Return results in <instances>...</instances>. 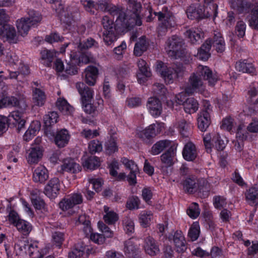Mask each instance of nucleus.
Here are the masks:
<instances>
[{
  "mask_svg": "<svg viewBox=\"0 0 258 258\" xmlns=\"http://www.w3.org/2000/svg\"><path fill=\"white\" fill-rule=\"evenodd\" d=\"M126 1V10L130 16L126 14L121 6L113 5L109 8L108 11L113 18L116 17L115 23L108 16H104L102 19L103 27L102 35L106 45H111L117 40L118 32L131 30L135 26H140L142 25L140 15L142 9L141 3L137 0Z\"/></svg>",
  "mask_w": 258,
  "mask_h": 258,
  "instance_id": "nucleus-1",
  "label": "nucleus"
},
{
  "mask_svg": "<svg viewBox=\"0 0 258 258\" xmlns=\"http://www.w3.org/2000/svg\"><path fill=\"white\" fill-rule=\"evenodd\" d=\"M228 3L238 14H249V26L258 30V0H228Z\"/></svg>",
  "mask_w": 258,
  "mask_h": 258,
  "instance_id": "nucleus-2",
  "label": "nucleus"
},
{
  "mask_svg": "<svg viewBox=\"0 0 258 258\" xmlns=\"http://www.w3.org/2000/svg\"><path fill=\"white\" fill-rule=\"evenodd\" d=\"M183 44V40L181 38L176 35H172L166 41L165 49L171 59H180L184 64H189L192 62L193 56L182 48Z\"/></svg>",
  "mask_w": 258,
  "mask_h": 258,
  "instance_id": "nucleus-3",
  "label": "nucleus"
},
{
  "mask_svg": "<svg viewBox=\"0 0 258 258\" xmlns=\"http://www.w3.org/2000/svg\"><path fill=\"white\" fill-rule=\"evenodd\" d=\"M76 88L81 96L82 106L84 111L88 114H95L97 108L103 104V100L96 97V102L91 103L94 91L87 87L83 82H78Z\"/></svg>",
  "mask_w": 258,
  "mask_h": 258,
  "instance_id": "nucleus-4",
  "label": "nucleus"
},
{
  "mask_svg": "<svg viewBox=\"0 0 258 258\" xmlns=\"http://www.w3.org/2000/svg\"><path fill=\"white\" fill-rule=\"evenodd\" d=\"M153 14L157 17L159 21L157 27L158 36L165 35L168 30L174 27L176 24L175 18L167 6H163L161 11L154 12Z\"/></svg>",
  "mask_w": 258,
  "mask_h": 258,
  "instance_id": "nucleus-5",
  "label": "nucleus"
},
{
  "mask_svg": "<svg viewBox=\"0 0 258 258\" xmlns=\"http://www.w3.org/2000/svg\"><path fill=\"white\" fill-rule=\"evenodd\" d=\"M23 115L19 111H12L8 117L0 115V136L6 132L9 127H16L18 133L24 128L26 120Z\"/></svg>",
  "mask_w": 258,
  "mask_h": 258,
  "instance_id": "nucleus-6",
  "label": "nucleus"
},
{
  "mask_svg": "<svg viewBox=\"0 0 258 258\" xmlns=\"http://www.w3.org/2000/svg\"><path fill=\"white\" fill-rule=\"evenodd\" d=\"M157 70L166 84H170L175 79L181 76L184 72V68L181 63H174L168 67L162 61L157 64Z\"/></svg>",
  "mask_w": 258,
  "mask_h": 258,
  "instance_id": "nucleus-7",
  "label": "nucleus"
},
{
  "mask_svg": "<svg viewBox=\"0 0 258 258\" xmlns=\"http://www.w3.org/2000/svg\"><path fill=\"white\" fill-rule=\"evenodd\" d=\"M90 61V57L88 56L84 52H79L76 50H71L70 53V60H66L65 72L70 75H73L78 73V66H81L83 64H87Z\"/></svg>",
  "mask_w": 258,
  "mask_h": 258,
  "instance_id": "nucleus-8",
  "label": "nucleus"
},
{
  "mask_svg": "<svg viewBox=\"0 0 258 258\" xmlns=\"http://www.w3.org/2000/svg\"><path fill=\"white\" fill-rule=\"evenodd\" d=\"M176 152L177 145L173 144L160 156V160L162 164L161 169L164 172L165 170H166V174L168 173L167 168L172 166L174 164Z\"/></svg>",
  "mask_w": 258,
  "mask_h": 258,
  "instance_id": "nucleus-9",
  "label": "nucleus"
},
{
  "mask_svg": "<svg viewBox=\"0 0 258 258\" xmlns=\"http://www.w3.org/2000/svg\"><path fill=\"white\" fill-rule=\"evenodd\" d=\"M160 132L158 124H151L137 133L138 138L146 144H152L154 138Z\"/></svg>",
  "mask_w": 258,
  "mask_h": 258,
  "instance_id": "nucleus-10",
  "label": "nucleus"
},
{
  "mask_svg": "<svg viewBox=\"0 0 258 258\" xmlns=\"http://www.w3.org/2000/svg\"><path fill=\"white\" fill-rule=\"evenodd\" d=\"M211 106L209 101L204 103V108L199 114L197 119L198 128L202 132H205L211 123L210 111Z\"/></svg>",
  "mask_w": 258,
  "mask_h": 258,
  "instance_id": "nucleus-11",
  "label": "nucleus"
},
{
  "mask_svg": "<svg viewBox=\"0 0 258 258\" xmlns=\"http://www.w3.org/2000/svg\"><path fill=\"white\" fill-rule=\"evenodd\" d=\"M166 239L171 243L173 242L178 252L183 253L186 250V241L181 231L177 230L173 234L169 233L166 235Z\"/></svg>",
  "mask_w": 258,
  "mask_h": 258,
  "instance_id": "nucleus-12",
  "label": "nucleus"
},
{
  "mask_svg": "<svg viewBox=\"0 0 258 258\" xmlns=\"http://www.w3.org/2000/svg\"><path fill=\"white\" fill-rule=\"evenodd\" d=\"M83 202V197L80 193H73L63 198L59 203V208L63 211L72 209L76 205Z\"/></svg>",
  "mask_w": 258,
  "mask_h": 258,
  "instance_id": "nucleus-13",
  "label": "nucleus"
},
{
  "mask_svg": "<svg viewBox=\"0 0 258 258\" xmlns=\"http://www.w3.org/2000/svg\"><path fill=\"white\" fill-rule=\"evenodd\" d=\"M176 102L183 105L185 112L191 114L198 110L199 103L194 98H186L183 94H178L176 96Z\"/></svg>",
  "mask_w": 258,
  "mask_h": 258,
  "instance_id": "nucleus-14",
  "label": "nucleus"
},
{
  "mask_svg": "<svg viewBox=\"0 0 258 258\" xmlns=\"http://www.w3.org/2000/svg\"><path fill=\"white\" fill-rule=\"evenodd\" d=\"M20 244V249L24 251L26 254H29L32 258H41L43 254L41 252V249L39 248L37 241L29 243L28 241L21 242Z\"/></svg>",
  "mask_w": 258,
  "mask_h": 258,
  "instance_id": "nucleus-15",
  "label": "nucleus"
},
{
  "mask_svg": "<svg viewBox=\"0 0 258 258\" xmlns=\"http://www.w3.org/2000/svg\"><path fill=\"white\" fill-rule=\"evenodd\" d=\"M121 161L125 168L130 170L127 176L128 182L130 185H135L137 183V174L139 171L138 165L133 160L126 157L122 158Z\"/></svg>",
  "mask_w": 258,
  "mask_h": 258,
  "instance_id": "nucleus-16",
  "label": "nucleus"
},
{
  "mask_svg": "<svg viewBox=\"0 0 258 258\" xmlns=\"http://www.w3.org/2000/svg\"><path fill=\"white\" fill-rule=\"evenodd\" d=\"M93 249L83 242H78L74 245L72 250L69 252V258H80L84 255L88 256L92 253Z\"/></svg>",
  "mask_w": 258,
  "mask_h": 258,
  "instance_id": "nucleus-17",
  "label": "nucleus"
},
{
  "mask_svg": "<svg viewBox=\"0 0 258 258\" xmlns=\"http://www.w3.org/2000/svg\"><path fill=\"white\" fill-rule=\"evenodd\" d=\"M0 38H6L10 43H17V38L15 27L7 22L0 25Z\"/></svg>",
  "mask_w": 258,
  "mask_h": 258,
  "instance_id": "nucleus-18",
  "label": "nucleus"
},
{
  "mask_svg": "<svg viewBox=\"0 0 258 258\" xmlns=\"http://www.w3.org/2000/svg\"><path fill=\"white\" fill-rule=\"evenodd\" d=\"M60 181L57 177L51 179L44 188V194L50 199H54L59 194Z\"/></svg>",
  "mask_w": 258,
  "mask_h": 258,
  "instance_id": "nucleus-19",
  "label": "nucleus"
},
{
  "mask_svg": "<svg viewBox=\"0 0 258 258\" xmlns=\"http://www.w3.org/2000/svg\"><path fill=\"white\" fill-rule=\"evenodd\" d=\"M197 74L201 78L208 81L210 86L215 85L218 81L217 75L214 74L212 71L207 66L200 65L198 66Z\"/></svg>",
  "mask_w": 258,
  "mask_h": 258,
  "instance_id": "nucleus-20",
  "label": "nucleus"
},
{
  "mask_svg": "<svg viewBox=\"0 0 258 258\" xmlns=\"http://www.w3.org/2000/svg\"><path fill=\"white\" fill-rule=\"evenodd\" d=\"M58 114L56 111H50L43 117L44 133L46 135H52L54 131L52 126L55 124L58 120Z\"/></svg>",
  "mask_w": 258,
  "mask_h": 258,
  "instance_id": "nucleus-21",
  "label": "nucleus"
},
{
  "mask_svg": "<svg viewBox=\"0 0 258 258\" xmlns=\"http://www.w3.org/2000/svg\"><path fill=\"white\" fill-rule=\"evenodd\" d=\"M236 71L243 73H247L251 76L256 75L255 67L252 62L247 59H241L235 64Z\"/></svg>",
  "mask_w": 258,
  "mask_h": 258,
  "instance_id": "nucleus-22",
  "label": "nucleus"
},
{
  "mask_svg": "<svg viewBox=\"0 0 258 258\" xmlns=\"http://www.w3.org/2000/svg\"><path fill=\"white\" fill-rule=\"evenodd\" d=\"M99 74L98 68L94 66H88L82 74L83 80L89 86H94Z\"/></svg>",
  "mask_w": 258,
  "mask_h": 258,
  "instance_id": "nucleus-23",
  "label": "nucleus"
},
{
  "mask_svg": "<svg viewBox=\"0 0 258 258\" xmlns=\"http://www.w3.org/2000/svg\"><path fill=\"white\" fill-rule=\"evenodd\" d=\"M147 107L150 113L154 117L159 116L162 111V103L156 97H151L148 99Z\"/></svg>",
  "mask_w": 258,
  "mask_h": 258,
  "instance_id": "nucleus-24",
  "label": "nucleus"
},
{
  "mask_svg": "<svg viewBox=\"0 0 258 258\" xmlns=\"http://www.w3.org/2000/svg\"><path fill=\"white\" fill-rule=\"evenodd\" d=\"M54 137V141L55 145L59 148H63L69 143L70 139V135L69 131L65 129L58 130L54 134L50 135Z\"/></svg>",
  "mask_w": 258,
  "mask_h": 258,
  "instance_id": "nucleus-25",
  "label": "nucleus"
},
{
  "mask_svg": "<svg viewBox=\"0 0 258 258\" xmlns=\"http://www.w3.org/2000/svg\"><path fill=\"white\" fill-rule=\"evenodd\" d=\"M186 14L188 19L200 20L205 18V9L200 5L197 7L192 5L187 8Z\"/></svg>",
  "mask_w": 258,
  "mask_h": 258,
  "instance_id": "nucleus-26",
  "label": "nucleus"
},
{
  "mask_svg": "<svg viewBox=\"0 0 258 258\" xmlns=\"http://www.w3.org/2000/svg\"><path fill=\"white\" fill-rule=\"evenodd\" d=\"M182 153L183 159L187 161H193L198 156L196 146L191 142L185 144Z\"/></svg>",
  "mask_w": 258,
  "mask_h": 258,
  "instance_id": "nucleus-27",
  "label": "nucleus"
},
{
  "mask_svg": "<svg viewBox=\"0 0 258 258\" xmlns=\"http://www.w3.org/2000/svg\"><path fill=\"white\" fill-rule=\"evenodd\" d=\"M144 247L145 252L150 256L156 255L160 252L158 242L151 236H148L145 239Z\"/></svg>",
  "mask_w": 258,
  "mask_h": 258,
  "instance_id": "nucleus-28",
  "label": "nucleus"
},
{
  "mask_svg": "<svg viewBox=\"0 0 258 258\" xmlns=\"http://www.w3.org/2000/svg\"><path fill=\"white\" fill-rule=\"evenodd\" d=\"M185 37L193 44L199 43L204 37V33L198 28H191L184 32Z\"/></svg>",
  "mask_w": 258,
  "mask_h": 258,
  "instance_id": "nucleus-29",
  "label": "nucleus"
},
{
  "mask_svg": "<svg viewBox=\"0 0 258 258\" xmlns=\"http://www.w3.org/2000/svg\"><path fill=\"white\" fill-rule=\"evenodd\" d=\"M206 41H209L218 53H222L225 49V42L223 37L220 32L214 33V35L212 39H209Z\"/></svg>",
  "mask_w": 258,
  "mask_h": 258,
  "instance_id": "nucleus-30",
  "label": "nucleus"
},
{
  "mask_svg": "<svg viewBox=\"0 0 258 258\" xmlns=\"http://www.w3.org/2000/svg\"><path fill=\"white\" fill-rule=\"evenodd\" d=\"M60 19L61 22L65 24L66 29L70 32L75 31V21L72 13L63 11L60 14Z\"/></svg>",
  "mask_w": 258,
  "mask_h": 258,
  "instance_id": "nucleus-31",
  "label": "nucleus"
},
{
  "mask_svg": "<svg viewBox=\"0 0 258 258\" xmlns=\"http://www.w3.org/2000/svg\"><path fill=\"white\" fill-rule=\"evenodd\" d=\"M198 178L194 175L187 177L182 182L183 189L185 193L194 194L196 193Z\"/></svg>",
  "mask_w": 258,
  "mask_h": 258,
  "instance_id": "nucleus-32",
  "label": "nucleus"
},
{
  "mask_svg": "<svg viewBox=\"0 0 258 258\" xmlns=\"http://www.w3.org/2000/svg\"><path fill=\"white\" fill-rule=\"evenodd\" d=\"M48 171L43 166L37 167L34 171L33 179L35 182L44 183L48 178Z\"/></svg>",
  "mask_w": 258,
  "mask_h": 258,
  "instance_id": "nucleus-33",
  "label": "nucleus"
},
{
  "mask_svg": "<svg viewBox=\"0 0 258 258\" xmlns=\"http://www.w3.org/2000/svg\"><path fill=\"white\" fill-rule=\"evenodd\" d=\"M20 99L14 96H7L0 99V108L19 107Z\"/></svg>",
  "mask_w": 258,
  "mask_h": 258,
  "instance_id": "nucleus-34",
  "label": "nucleus"
},
{
  "mask_svg": "<svg viewBox=\"0 0 258 258\" xmlns=\"http://www.w3.org/2000/svg\"><path fill=\"white\" fill-rule=\"evenodd\" d=\"M117 141V137L113 135L110 136L104 144L106 154L110 156L118 151V146Z\"/></svg>",
  "mask_w": 258,
  "mask_h": 258,
  "instance_id": "nucleus-35",
  "label": "nucleus"
},
{
  "mask_svg": "<svg viewBox=\"0 0 258 258\" xmlns=\"http://www.w3.org/2000/svg\"><path fill=\"white\" fill-rule=\"evenodd\" d=\"M51 234L52 245L58 249L61 248L66 238L65 232L56 230L52 231Z\"/></svg>",
  "mask_w": 258,
  "mask_h": 258,
  "instance_id": "nucleus-36",
  "label": "nucleus"
},
{
  "mask_svg": "<svg viewBox=\"0 0 258 258\" xmlns=\"http://www.w3.org/2000/svg\"><path fill=\"white\" fill-rule=\"evenodd\" d=\"M61 169L65 172L76 173L81 170L80 165L72 159H66L61 166Z\"/></svg>",
  "mask_w": 258,
  "mask_h": 258,
  "instance_id": "nucleus-37",
  "label": "nucleus"
},
{
  "mask_svg": "<svg viewBox=\"0 0 258 258\" xmlns=\"http://www.w3.org/2000/svg\"><path fill=\"white\" fill-rule=\"evenodd\" d=\"M43 152L39 146L31 148L28 156V162L29 164L37 163L43 156Z\"/></svg>",
  "mask_w": 258,
  "mask_h": 258,
  "instance_id": "nucleus-38",
  "label": "nucleus"
},
{
  "mask_svg": "<svg viewBox=\"0 0 258 258\" xmlns=\"http://www.w3.org/2000/svg\"><path fill=\"white\" fill-rule=\"evenodd\" d=\"M82 164L84 168L95 170L100 166V158L96 156H90L83 159Z\"/></svg>",
  "mask_w": 258,
  "mask_h": 258,
  "instance_id": "nucleus-39",
  "label": "nucleus"
},
{
  "mask_svg": "<svg viewBox=\"0 0 258 258\" xmlns=\"http://www.w3.org/2000/svg\"><path fill=\"white\" fill-rule=\"evenodd\" d=\"M96 44H98V43L95 40V39L91 37H89L83 41H80L77 47L74 50H76V51L79 52H84L90 57L88 49L93 46H95Z\"/></svg>",
  "mask_w": 258,
  "mask_h": 258,
  "instance_id": "nucleus-40",
  "label": "nucleus"
},
{
  "mask_svg": "<svg viewBox=\"0 0 258 258\" xmlns=\"http://www.w3.org/2000/svg\"><path fill=\"white\" fill-rule=\"evenodd\" d=\"M211 48V44L209 41H206L201 47L198 49L197 57L200 60L206 61L210 57L211 54L210 50Z\"/></svg>",
  "mask_w": 258,
  "mask_h": 258,
  "instance_id": "nucleus-41",
  "label": "nucleus"
},
{
  "mask_svg": "<svg viewBox=\"0 0 258 258\" xmlns=\"http://www.w3.org/2000/svg\"><path fill=\"white\" fill-rule=\"evenodd\" d=\"M56 106L63 115H71L73 111V107L67 100L63 98H59L56 102Z\"/></svg>",
  "mask_w": 258,
  "mask_h": 258,
  "instance_id": "nucleus-42",
  "label": "nucleus"
},
{
  "mask_svg": "<svg viewBox=\"0 0 258 258\" xmlns=\"http://www.w3.org/2000/svg\"><path fill=\"white\" fill-rule=\"evenodd\" d=\"M196 193L202 195L204 198L207 197L210 190V184L204 178H198Z\"/></svg>",
  "mask_w": 258,
  "mask_h": 258,
  "instance_id": "nucleus-43",
  "label": "nucleus"
},
{
  "mask_svg": "<svg viewBox=\"0 0 258 258\" xmlns=\"http://www.w3.org/2000/svg\"><path fill=\"white\" fill-rule=\"evenodd\" d=\"M33 100L35 105L42 106L45 104L46 96L45 92L39 88H35L33 90Z\"/></svg>",
  "mask_w": 258,
  "mask_h": 258,
  "instance_id": "nucleus-44",
  "label": "nucleus"
},
{
  "mask_svg": "<svg viewBox=\"0 0 258 258\" xmlns=\"http://www.w3.org/2000/svg\"><path fill=\"white\" fill-rule=\"evenodd\" d=\"M149 44L145 36L141 37L137 41L134 47V53L136 56H140L145 52L148 48Z\"/></svg>",
  "mask_w": 258,
  "mask_h": 258,
  "instance_id": "nucleus-45",
  "label": "nucleus"
},
{
  "mask_svg": "<svg viewBox=\"0 0 258 258\" xmlns=\"http://www.w3.org/2000/svg\"><path fill=\"white\" fill-rule=\"evenodd\" d=\"M171 142L169 140H160L153 145L151 148V154L153 155H157L161 153L166 148H169Z\"/></svg>",
  "mask_w": 258,
  "mask_h": 258,
  "instance_id": "nucleus-46",
  "label": "nucleus"
},
{
  "mask_svg": "<svg viewBox=\"0 0 258 258\" xmlns=\"http://www.w3.org/2000/svg\"><path fill=\"white\" fill-rule=\"evenodd\" d=\"M15 226L19 232L24 236H28L32 229V224L23 219L19 220Z\"/></svg>",
  "mask_w": 258,
  "mask_h": 258,
  "instance_id": "nucleus-47",
  "label": "nucleus"
},
{
  "mask_svg": "<svg viewBox=\"0 0 258 258\" xmlns=\"http://www.w3.org/2000/svg\"><path fill=\"white\" fill-rule=\"evenodd\" d=\"M31 27H33L25 18H22L17 21V27L18 32L22 36H25L28 34Z\"/></svg>",
  "mask_w": 258,
  "mask_h": 258,
  "instance_id": "nucleus-48",
  "label": "nucleus"
},
{
  "mask_svg": "<svg viewBox=\"0 0 258 258\" xmlns=\"http://www.w3.org/2000/svg\"><path fill=\"white\" fill-rule=\"evenodd\" d=\"M29 24L33 27H35L40 22L42 19V16L39 12L34 10H30L28 12V17L25 18Z\"/></svg>",
  "mask_w": 258,
  "mask_h": 258,
  "instance_id": "nucleus-49",
  "label": "nucleus"
},
{
  "mask_svg": "<svg viewBox=\"0 0 258 258\" xmlns=\"http://www.w3.org/2000/svg\"><path fill=\"white\" fill-rule=\"evenodd\" d=\"M124 251L128 256L136 255L138 253V247L135 244L133 238H130L124 242Z\"/></svg>",
  "mask_w": 258,
  "mask_h": 258,
  "instance_id": "nucleus-50",
  "label": "nucleus"
},
{
  "mask_svg": "<svg viewBox=\"0 0 258 258\" xmlns=\"http://www.w3.org/2000/svg\"><path fill=\"white\" fill-rule=\"evenodd\" d=\"M32 204L37 210H45L46 204L44 200L39 196L32 194L31 197Z\"/></svg>",
  "mask_w": 258,
  "mask_h": 258,
  "instance_id": "nucleus-51",
  "label": "nucleus"
},
{
  "mask_svg": "<svg viewBox=\"0 0 258 258\" xmlns=\"http://www.w3.org/2000/svg\"><path fill=\"white\" fill-rule=\"evenodd\" d=\"M200 233V227L198 222H194L188 232V236L192 241L198 239Z\"/></svg>",
  "mask_w": 258,
  "mask_h": 258,
  "instance_id": "nucleus-52",
  "label": "nucleus"
},
{
  "mask_svg": "<svg viewBox=\"0 0 258 258\" xmlns=\"http://www.w3.org/2000/svg\"><path fill=\"white\" fill-rule=\"evenodd\" d=\"M45 41L49 44L62 42L63 37L56 31H52L48 35H46L44 39Z\"/></svg>",
  "mask_w": 258,
  "mask_h": 258,
  "instance_id": "nucleus-53",
  "label": "nucleus"
},
{
  "mask_svg": "<svg viewBox=\"0 0 258 258\" xmlns=\"http://www.w3.org/2000/svg\"><path fill=\"white\" fill-rule=\"evenodd\" d=\"M200 212L199 204L195 202L191 203L186 210L187 215L192 219H197L199 216Z\"/></svg>",
  "mask_w": 258,
  "mask_h": 258,
  "instance_id": "nucleus-54",
  "label": "nucleus"
},
{
  "mask_svg": "<svg viewBox=\"0 0 258 258\" xmlns=\"http://www.w3.org/2000/svg\"><path fill=\"white\" fill-rule=\"evenodd\" d=\"M152 217L153 214L150 211H143L140 214L139 217L141 225L145 228L148 227Z\"/></svg>",
  "mask_w": 258,
  "mask_h": 258,
  "instance_id": "nucleus-55",
  "label": "nucleus"
},
{
  "mask_svg": "<svg viewBox=\"0 0 258 258\" xmlns=\"http://www.w3.org/2000/svg\"><path fill=\"white\" fill-rule=\"evenodd\" d=\"M105 214L103 216V220L108 225H112L115 223L119 219L117 214L113 211H107L105 210Z\"/></svg>",
  "mask_w": 258,
  "mask_h": 258,
  "instance_id": "nucleus-56",
  "label": "nucleus"
},
{
  "mask_svg": "<svg viewBox=\"0 0 258 258\" xmlns=\"http://www.w3.org/2000/svg\"><path fill=\"white\" fill-rule=\"evenodd\" d=\"M212 145L215 149L219 151H223L225 147L226 144L218 134H215L212 137Z\"/></svg>",
  "mask_w": 258,
  "mask_h": 258,
  "instance_id": "nucleus-57",
  "label": "nucleus"
},
{
  "mask_svg": "<svg viewBox=\"0 0 258 258\" xmlns=\"http://www.w3.org/2000/svg\"><path fill=\"white\" fill-rule=\"evenodd\" d=\"M88 149L91 154L99 153L102 150V143L98 140H92L89 143Z\"/></svg>",
  "mask_w": 258,
  "mask_h": 258,
  "instance_id": "nucleus-58",
  "label": "nucleus"
},
{
  "mask_svg": "<svg viewBox=\"0 0 258 258\" xmlns=\"http://www.w3.org/2000/svg\"><path fill=\"white\" fill-rule=\"evenodd\" d=\"M123 229L126 233L131 235L135 231V224L133 220L128 217L124 218L122 220Z\"/></svg>",
  "mask_w": 258,
  "mask_h": 258,
  "instance_id": "nucleus-59",
  "label": "nucleus"
},
{
  "mask_svg": "<svg viewBox=\"0 0 258 258\" xmlns=\"http://www.w3.org/2000/svg\"><path fill=\"white\" fill-rule=\"evenodd\" d=\"M248 132L247 130L244 128L243 124H239L236 132V139L244 142L249 136Z\"/></svg>",
  "mask_w": 258,
  "mask_h": 258,
  "instance_id": "nucleus-60",
  "label": "nucleus"
},
{
  "mask_svg": "<svg viewBox=\"0 0 258 258\" xmlns=\"http://www.w3.org/2000/svg\"><path fill=\"white\" fill-rule=\"evenodd\" d=\"M245 198L247 201H250L253 204L258 199V187H251L246 190Z\"/></svg>",
  "mask_w": 258,
  "mask_h": 258,
  "instance_id": "nucleus-61",
  "label": "nucleus"
},
{
  "mask_svg": "<svg viewBox=\"0 0 258 258\" xmlns=\"http://www.w3.org/2000/svg\"><path fill=\"white\" fill-rule=\"evenodd\" d=\"M140 204L139 198L137 196H132L127 200L126 207L130 210H137L140 208Z\"/></svg>",
  "mask_w": 258,
  "mask_h": 258,
  "instance_id": "nucleus-62",
  "label": "nucleus"
},
{
  "mask_svg": "<svg viewBox=\"0 0 258 258\" xmlns=\"http://www.w3.org/2000/svg\"><path fill=\"white\" fill-rule=\"evenodd\" d=\"M178 128L179 133L183 138H186L189 136V126L184 120H181L179 122Z\"/></svg>",
  "mask_w": 258,
  "mask_h": 258,
  "instance_id": "nucleus-63",
  "label": "nucleus"
},
{
  "mask_svg": "<svg viewBox=\"0 0 258 258\" xmlns=\"http://www.w3.org/2000/svg\"><path fill=\"white\" fill-rule=\"evenodd\" d=\"M137 64L141 75L145 77H150L151 76V72L149 71V67L147 66L145 60L141 59L139 60Z\"/></svg>",
  "mask_w": 258,
  "mask_h": 258,
  "instance_id": "nucleus-64",
  "label": "nucleus"
}]
</instances>
